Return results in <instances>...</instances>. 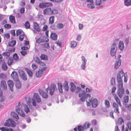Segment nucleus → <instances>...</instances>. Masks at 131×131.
Wrapping results in <instances>:
<instances>
[{"mask_svg":"<svg viewBox=\"0 0 131 131\" xmlns=\"http://www.w3.org/2000/svg\"><path fill=\"white\" fill-rule=\"evenodd\" d=\"M11 115L12 117L17 119H19V117L18 115L15 112H11Z\"/></svg>","mask_w":131,"mask_h":131,"instance_id":"7c9ffc66","label":"nucleus"},{"mask_svg":"<svg viewBox=\"0 0 131 131\" xmlns=\"http://www.w3.org/2000/svg\"><path fill=\"white\" fill-rule=\"evenodd\" d=\"M92 106L93 107H96L98 105V102L97 99H94L91 102Z\"/></svg>","mask_w":131,"mask_h":131,"instance_id":"f3484780","label":"nucleus"},{"mask_svg":"<svg viewBox=\"0 0 131 131\" xmlns=\"http://www.w3.org/2000/svg\"><path fill=\"white\" fill-rule=\"evenodd\" d=\"M58 88L59 91L61 93L63 92L62 85L61 84L59 83L58 84Z\"/></svg>","mask_w":131,"mask_h":131,"instance_id":"4c0bfd02","label":"nucleus"},{"mask_svg":"<svg viewBox=\"0 0 131 131\" xmlns=\"http://www.w3.org/2000/svg\"><path fill=\"white\" fill-rule=\"evenodd\" d=\"M2 55L3 56L8 58L10 56V52L7 51L4 52L3 53Z\"/></svg>","mask_w":131,"mask_h":131,"instance_id":"2f4dec72","label":"nucleus"},{"mask_svg":"<svg viewBox=\"0 0 131 131\" xmlns=\"http://www.w3.org/2000/svg\"><path fill=\"white\" fill-rule=\"evenodd\" d=\"M7 83L10 90L12 91H13L14 90L13 87L14 86V83L13 81L12 80H9L8 81Z\"/></svg>","mask_w":131,"mask_h":131,"instance_id":"1a4fd4ad","label":"nucleus"},{"mask_svg":"<svg viewBox=\"0 0 131 131\" xmlns=\"http://www.w3.org/2000/svg\"><path fill=\"white\" fill-rule=\"evenodd\" d=\"M46 69L47 67H45L39 70L36 73V77L38 78L40 77Z\"/></svg>","mask_w":131,"mask_h":131,"instance_id":"423d86ee","label":"nucleus"},{"mask_svg":"<svg viewBox=\"0 0 131 131\" xmlns=\"http://www.w3.org/2000/svg\"><path fill=\"white\" fill-rule=\"evenodd\" d=\"M85 129L84 127L81 125L78 126V128L75 127L74 128V130L75 131H83Z\"/></svg>","mask_w":131,"mask_h":131,"instance_id":"a211bd4d","label":"nucleus"},{"mask_svg":"<svg viewBox=\"0 0 131 131\" xmlns=\"http://www.w3.org/2000/svg\"><path fill=\"white\" fill-rule=\"evenodd\" d=\"M55 87H56V86L54 85H51L49 90V93L51 95H52L53 94Z\"/></svg>","mask_w":131,"mask_h":131,"instance_id":"aec40b11","label":"nucleus"},{"mask_svg":"<svg viewBox=\"0 0 131 131\" xmlns=\"http://www.w3.org/2000/svg\"><path fill=\"white\" fill-rule=\"evenodd\" d=\"M19 4L21 6H24L26 5L25 1L24 0H22L20 2Z\"/></svg>","mask_w":131,"mask_h":131,"instance_id":"69168bd1","label":"nucleus"},{"mask_svg":"<svg viewBox=\"0 0 131 131\" xmlns=\"http://www.w3.org/2000/svg\"><path fill=\"white\" fill-rule=\"evenodd\" d=\"M123 83H120L118 84V89L117 91V94L119 97L121 98L123 94L124 93V89L123 88Z\"/></svg>","mask_w":131,"mask_h":131,"instance_id":"f257e3e1","label":"nucleus"},{"mask_svg":"<svg viewBox=\"0 0 131 131\" xmlns=\"http://www.w3.org/2000/svg\"><path fill=\"white\" fill-rule=\"evenodd\" d=\"M26 71L27 72L28 75L31 77L32 76L33 73L30 70L28 69H26Z\"/></svg>","mask_w":131,"mask_h":131,"instance_id":"58836bf2","label":"nucleus"},{"mask_svg":"<svg viewBox=\"0 0 131 131\" xmlns=\"http://www.w3.org/2000/svg\"><path fill=\"white\" fill-rule=\"evenodd\" d=\"M15 49L14 47L12 48H10L8 49V51L10 53L11 52H13L15 51Z\"/></svg>","mask_w":131,"mask_h":131,"instance_id":"680f3d73","label":"nucleus"},{"mask_svg":"<svg viewBox=\"0 0 131 131\" xmlns=\"http://www.w3.org/2000/svg\"><path fill=\"white\" fill-rule=\"evenodd\" d=\"M45 7H48L52 6L53 5L50 2H45Z\"/></svg>","mask_w":131,"mask_h":131,"instance_id":"864d4df0","label":"nucleus"},{"mask_svg":"<svg viewBox=\"0 0 131 131\" xmlns=\"http://www.w3.org/2000/svg\"><path fill=\"white\" fill-rule=\"evenodd\" d=\"M11 122L10 126L12 127H15L16 125V123L12 119L11 120Z\"/></svg>","mask_w":131,"mask_h":131,"instance_id":"13d9d810","label":"nucleus"},{"mask_svg":"<svg viewBox=\"0 0 131 131\" xmlns=\"http://www.w3.org/2000/svg\"><path fill=\"white\" fill-rule=\"evenodd\" d=\"M102 3L101 0H95V3L96 5H99Z\"/></svg>","mask_w":131,"mask_h":131,"instance_id":"4d7b16f0","label":"nucleus"},{"mask_svg":"<svg viewBox=\"0 0 131 131\" xmlns=\"http://www.w3.org/2000/svg\"><path fill=\"white\" fill-rule=\"evenodd\" d=\"M123 70L120 71L117 75V80L118 83H123L122 78L123 76Z\"/></svg>","mask_w":131,"mask_h":131,"instance_id":"f03ea898","label":"nucleus"},{"mask_svg":"<svg viewBox=\"0 0 131 131\" xmlns=\"http://www.w3.org/2000/svg\"><path fill=\"white\" fill-rule=\"evenodd\" d=\"M117 49V45L116 43H114L112 46L111 50V56H113L115 55Z\"/></svg>","mask_w":131,"mask_h":131,"instance_id":"20e7f679","label":"nucleus"},{"mask_svg":"<svg viewBox=\"0 0 131 131\" xmlns=\"http://www.w3.org/2000/svg\"><path fill=\"white\" fill-rule=\"evenodd\" d=\"M124 120L121 117L119 118L117 122V124L118 125H121L122 123H124Z\"/></svg>","mask_w":131,"mask_h":131,"instance_id":"c85d7f7f","label":"nucleus"},{"mask_svg":"<svg viewBox=\"0 0 131 131\" xmlns=\"http://www.w3.org/2000/svg\"><path fill=\"white\" fill-rule=\"evenodd\" d=\"M11 120L12 119H8L6 122L4 123L5 126L8 127L10 126Z\"/></svg>","mask_w":131,"mask_h":131,"instance_id":"c756f323","label":"nucleus"},{"mask_svg":"<svg viewBox=\"0 0 131 131\" xmlns=\"http://www.w3.org/2000/svg\"><path fill=\"white\" fill-rule=\"evenodd\" d=\"M58 13V11L57 9L54 8H51V15H54Z\"/></svg>","mask_w":131,"mask_h":131,"instance_id":"4be33fe9","label":"nucleus"},{"mask_svg":"<svg viewBox=\"0 0 131 131\" xmlns=\"http://www.w3.org/2000/svg\"><path fill=\"white\" fill-rule=\"evenodd\" d=\"M42 47L48 49L50 48V46L49 43H46L42 45Z\"/></svg>","mask_w":131,"mask_h":131,"instance_id":"ea45409f","label":"nucleus"},{"mask_svg":"<svg viewBox=\"0 0 131 131\" xmlns=\"http://www.w3.org/2000/svg\"><path fill=\"white\" fill-rule=\"evenodd\" d=\"M34 60L36 63H38L40 61L39 57H35L34 58Z\"/></svg>","mask_w":131,"mask_h":131,"instance_id":"3c124183","label":"nucleus"},{"mask_svg":"<svg viewBox=\"0 0 131 131\" xmlns=\"http://www.w3.org/2000/svg\"><path fill=\"white\" fill-rule=\"evenodd\" d=\"M31 67L33 70H35L38 68V66L37 65L34 63H33L32 64Z\"/></svg>","mask_w":131,"mask_h":131,"instance_id":"bf43d9fd","label":"nucleus"},{"mask_svg":"<svg viewBox=\"0 0 131 131\" xmlns=\"http://www.w3.org/2000/svg\"><path fill=\"white\" fill-rule=\"evenodd\" d=\"M9 21L11 23L14 24L16 23L15 19L14 16L10 15L9 16Z\"/></svg>","mask_w":131,"mask_h":131,"instance_id":"dca6fc26","label":"nucleus"},{"mask_svg":"<svg viewBox=\"0 0 131 131\" xmlns=\"http://www.w3.org/2000/svg\"><path fill=\"white\" fill-rule=\"evenodd\" d=\"M39 92L40 94L42 95V97L45 99L47 98L48 97L47 94L44 92L42 89H39Z\"/></svg>","mask_w":131,"mask_h":131,"instance_id":"9d476101","label":"nucleus"},{"mask_svg":"<svg viewBox=\"0 0 131 131\" xmlns=\"http://www.w3.org/2000/svg\"><path fill=\"white\" fill-rule=\"evenodd\" d=\"M49 41V39L48 38L45 37H43L38 39L36 40V42L38 43H41L47 42Z\"/></svg>","mask_w":131,"mask_h":131,"instance_id":"39448f33","label":"nucleus"},{"mask_svg":"<svg viewBox=\"0 0 131 131\" xmlns=\"http://www.w3.org/2000/svg\"><path fill=\"white\" fill-rule=\"evenodd\" d=\"M89 8H93L95 7V6L94 3H89L87 4Z\"/></svg>","mask_w":131,"mask_h":131,"instance_id":"09e8293b","label":"nucleus"},{"mask_svg":"<svg viewBox=\"0 0 131 131\" xmlns=\"http://www.w3.org/2000/svg\"><path fill=\"white\" fill-rule=\"evenodd\" d=\"M16 112L22 117H24L25 116V114L24 112L19 108H16Z\"/></svg>","mask_w":131,"mask_h":131,"instance_id":"ddd939ff","label":"nucleus"},{"mask_svg":"<svg viewBox=\"0 0 131 131\" xmlns=\"http://www.w3.org/2000/svg\"><path fill=\"white\" fill-rule=\"evenodd\" d=\"M24 111L27 113L30 112L29 109L27 105H25L24 106Z\"/></svg>","mask_w":131,"mask_h":131,"instance_id":"8fccbe9b","label":"nucleus"},{"mask_svg":"<svg viewBox=\"0 0 131 131\" xmlns=\"http://www.w3.org/2000/svg\"><path fill=\"white\" fill-rule=\"evenodd\" d=\"M34 28L37 31L39 32L40 30L39 26L36 22H34Z\"/></svg>","mask_w":131,"mask_h":131,"instance_id":"6ab92c4d","label":"nucleus"},{"mask_svg":"<svg viewBox=\"0 0 131 131\" xmlns=\"http://www.w3.org/2000/svg\"><path fill=\"white\" fill-rule=\"evenodd\" d=\"M25 27L26 28H29L30 27V25L29 21H26L24 25Z\"/></svg>","mask_w":131,"mask_h":131,"instance_id":"a19ab883","label":"nucleus"},{"mask_svg":"<svg viewBox=\"0 0 131 131\" xmlns=\"http://www.w3.org/2000/svg\"><path fill=\"white\" fill-rule=\"evenodd\" d=\"M4 27L6 28H10L11 27V26L9 24H5L4 25Z\"/></svg>","mask_w":131,"mask_h":131,"instance_id":"774afa93","label":"nucleus"},{"mask_svg":"<svg viewBox=\"0 0 131 131\" xmlns=\"http://www.w3.org/2000/svg\"><path fill=\"white\" fill-rule=\"evenodd\" d=\"M112 106L114 108V111L115 112L118 113H120L118 106L116 103L114 102L113 103Z\"/></svg>","mask_w":131,"mask_h":131,"instance_id":"f8f14e48","label":"nucleus"},{"mask_svg":"<svg viewBox=\"0 0 131 131\" xmlns=\"http://www.w3.org/2000/svg\"><path fill=\"white\" fill-rule=\"evenodd\" d=\"M114 98L116 101V102L119 106H122V105L120 100L119 99L117 95H114Z\"/></svg>","mask_w":131,"mask_h":131,"instance_id":"2eb2a0df","label":"nucleus"},{"mask_svg":"<svg viewBox=\"0 0 131 131\" xmlns=\"http://www.w3.org/2000/svg\"><path fill=\"white\" fill-rule=\"evenodd\" d=\"M40 58L41 60H48V56L44 54H42L40 56Z\"/></svg>","mask_w":131,"mask_h":131,"instance_id":"5701e85b","label":"nucleus"},{"mask_svg":"<svg viewBox=\"0 0 131 131\" xmlns=\"http://www.w3.org/2000/svg\"><path fill=\"white\" fill-rule=\"evenodd\" d=\"M18 72L20 77L24 81H26L27 79V76L22 70L19 69L18 70Z\"/></svg>","mask_w":131,"mask_h":131,"instance_id":"7ed1b4c3","label":"nucleus"},{"mask_svg":"<svg viewBox=\"0 0 131 131\" xmlns=\"http://www.w3.org/2000/svg\"><path fill=\"white\" fill-rule=\"evenodd\" d=\"M13 58L15 60H19V57L17 53H15L13 55Z\"/></svg>","mask_w":131,"mask_h":131,"instance_id":"de8ad7c7","label":"nucleus"},{"mask_svg":"<svg viewBox=\"0 0 131 131\" xmlns=\"http://www.w3.org/2000/svg\"><path fill=\"white\" fill-rule=\"evenodd\" d=\"M54 17L52 16L50 17L49 19V24H52L54 22Z\"/></svg>","mask_w":131,"mask_h":131,"instance_id":"f704fd0d","label":"nucleus"},{"mask_svg":"<svg viewBox=\"0 0 131 131\" xmlns=\"http://www.w3.org/2000/svg\"><path fill=\"white\" fill-rule=\"evenodd\" d=\"M39 7L41 8H45V3H40L39 4Z\"/></svg>","mask_w":131,"mask_h":131,"instance_id":"5fc2aeb1","label":"nucleus"},{"mask_svg":"<svg viewBox=\"0 0 131 131\" xmlns=\"http://www.w3.org/2000/svg\"><path fill=\"white\" fill-rule=\"evenodd\" d=\"M124 102L126 103L128 102L129 101V97L128 96H124L123 98Z\"/></svg>","mask_w":131,"mask_h":131,"instance_id":"a18cd8bd","label":"nucleus"},{"mask_svg":"<svg viewBox=\"0 0 131 131\" xmlns=\"http://www.w3.org/2000/svg\"><path fill=\"white\" fill-rule=\"evenodd\" d=\"M63 25L61 23H59L57 24V27L59 29L62 28L63 27Z\"/></svg>","mask_w":131,"mask_h":131,"instance_id":"052dcab7","label":"nucleus"},{"mask_svg":"<svg viewBox=\"0 0 131 131\" xmlns=\"http://www.w3.org/2000/svg\"><path fill=\"white\" fill-rule=\"evenodd\" d=\"M0 78L2 79H4L6 78L5 75L3 73H1L0 74Z\"/></svg>","mask_w":131,"mask_h":131,"instance_id":"0e129e2a","label":"nucleus"},{"mask_svg":"<svg viewBox=\"0 0 131 131\" xmlns=\"http://www.w3.org/2000/svg\"><path fill=\"white\" fill-rule=\"evenodd\" d=\"M11 76L14 81H17L19 80L18 74L16 72H13L11 74Z\"/></svg>","mask_w":131,"mask_h":131,"instance_id":"6e6552de","label":"nucleus"},{"mask_svg":"<svg viewBox=\"0 0 131 131\" xmlns=\"http://www.w3.org/2000/svg\"><path fill=\"white\" fill-rule=\"evenodd\" d=\"M119 48L121 50H122L124 48V44L123 41H119L118 45Z\"/></svg>","mask_w":131,"mask_h":131,"instance_id":"b1692460","label":"nucleus"},{"mask_svg":"<svg viewBox=\"0 0 131 131\" xmlns=\"http://www.w3.org/2000/svg\"><path fill=\"white\" fill-rule=\"evenodd\" d=\"M64 88L66 91H68L69 90V87L68 85V82L67 81H65L63 84Z\"/></svg>","mask_w":131,"mask_h":131,"instance_id":"cd10ccee","label":"nucleus"},{"mask_svg":"<svg viewBox=\"0 0 131 131\" xmlns=\"http://www.w3.org/2000/svg\"><path fill=\"white\" fill-rule=\"evenodd\" d=\"M104 104L106 108H108L110 107V104L108 101L107 100H105L104 101Z\"/></svg>","mask_w":131,"mask_h":131,"instance_id":"49530a36","label":"nucleus"},{"mask_svg":"<svg viewBox=\"0 0 131 131\" xmlns=\"http://www.w3.org/2000/svg\"><path fill=\"white\" fill-rule=\"evenodd\" d=\"M33 97L38 103H39L41 102V100L38 93H35L33 96Z\"/></svg>","mask_w":131,"mask_h":131,"instance_id":"4468645a","label":"nucleus"},{"mask_svg":"<svg viewBox=\"0 0 131 131\" xmlns=\"http://www.w3.org/2000/svg\"><path fill=\"white\" fill-rule=\"evenodd\" d=\"M50 37L53 40H56L57 39V36L56 34L52 33Z\"/></svg>","mask_w":131,"mask_h":131,"instance_id":"393cba45","label":"nucleus"},{"mask_svg":"<svg viewBox=\"0 0 131 131\" xmlns=\"http://www.w3.org/2000/svg\"><path fill=\"white\" fill-rule=\"evenodd\" d=\"M13 60L12 58H10L8 61V64L9 66H10L13 63Z\"/></svg>","mask_w":131,"mask_h":131,"instance_id":"c03bdc74","label":"nucleus"},{"mask_svg":"<svg viewBox=\"0 0 131 131\" xmlns=\"http://www.w3.org/2000/svg\"><path fill=\"white\" fill-rule=\"evenodd\" d=\"M20 53H21L22 55L23 56H25L26 55L27 53L26 51H21L20 52Z\"/></svg>","mask_w":131,"mask_h":131,"instance_id":"338daca9","label":"nucleus"},{"mask_svg":"<svg viewBox=\"0 0 131 131\" xmlns=\"http://www.w3.org/2000/svg\"><path fill=\"white\" fill-rule=\"evenodd\" d=\"M1 88L3 90H6L7 89V86L5 81L3 80L1 81L0 83Z\"/></svg>","mask_w":131,"mask_h":131,"instance_id":"0eeeda50","label":"nucleus"},{"mask_svg":"<svg viewBox=\"0 0 131 131\" xmlns=\"http://www.w3.org/2000/svg\"><path fill=\"white\" fill-rule=\"evenodd\" d=\"M90 126V124L88 123H86L83 125L84 128L85 129L89 128Z\"/></svg>","mask_w":131,"mask_h":131,"instance_id":"603ef678","label":"nucleus"},{"mask_svg":"<svg viewBox=\"0 0 131 131\" xmlns=\"http://www.w3.org/2000/svg\"><path fill=\"white\" fill-rule=\"evenodd\" d=\"M43 13L44 15H51V8H46L43 10Z\"/></svg>","mask_w":131,"mask_h":131,"instance_id":"9b49d317","label":"nucleus"},{"mask_svg":"<svg viewBox=\"0 0 131 131\" xmlns=\"http://www.w3.org/2000/svg\"><path fill=\"white\" fill-rule=\"evenodd\" d=\"M77 45V42L75 41H72L71 42V47H74L76 46Z\"/></svg>","mask_w":131,"mask_h":131,"instance_id":"79ce46f5","label":"nucleus"},{"mask_svg":"<svg viewBox=\"0 0 131 131\" xmlns=\"http://www.w3.org/2000/svg\"><path fill=\"white\" fill-rule=\"evenodd\" d=\"M16 43V41L15 40H12L9 41L8 43V45L10 46L13 47L15 46Z\"/></svg>","mask_w":131,"mask_h":131,"instance_id":"72a5a7b5","label":"nucleus"},{"mask_svg":"<svg viewBox=\"0 0 131 131\" xmlns=\"http://www.w3.org/2000/svg\"><path fill=\"white\" fill-rule=\"evenodd\" d=\"M71 87L70 90H71L73 92L75 91V89H76V87L75 85L73 83H71L70 84Z\"/></svg>","mask_w":131,"mask_h":131,"instance_id":"473e14b6","label":"nucleus"},{"mask_svg":"<svg viewBox=\"0 0 131 131\" xmlns=\"http://www.w3.org/2000/svg\"><path fill=\"white\" fill-rule=\"evenodd\" d=\"M15 82H16L15 84L16 87L17 88H20L21 87V85L19 80H18L17 81H15Z\"/></svg>","mask_w":131,"mask_h":131,"instance_id":"c9c22d12","label":"nucleus"},{"mask_svg":"<svg viewBox=\"0 0 131 131\" xmlns=\"http://www.w3.org/2000/svg\"><path fill=\"white\" fill-rule=\"evenodd\" d=\"M127 125L130 130H131V122H129L127 123Z\"/></svg>","mask_w":131,"mask_h":131,"instance_id":"e2e57ef3","label":"nucleus"},{"mask_svg":"<svg viewBox=\"0 0 131 131\" xmlns=\"http://www.w3.org/2000/svg\"><path fill=\"white\" fill-rule=\"evenodd\" d=\"M2 68L4 70H6L7 69L8 67L6 63H3L2 66Z\"/></svg>","mask_w":131,"mask_h":131,"instance_id":"37998d69","label":"nucleus"},{"mask_svg":"<svg viewBox=\"0 0 131 131\" xmlns=\"http://www.w3.org/2000/svg\"><path fill=\"white\" fill-rule=\"evenodd\" d=\"M85 96H86V100L89 101L90 102H91L92 101V99L91 98V96L90 94H87L85 95Z\"/></svg>","mask_w":131,"mask_h":131,"instance_id":"bb28decb","label":"nucleus"},{"mask_svg":"<svg viewBox=\"0 0 131 131\" xmlns=\"http://www.w3.org/2000/svg\"><path fill=\"white\" fill-rule=\"evenodd\" d=\"M25 36V35L24 34L21 35L19 37V39L21 41H23Z\"/></svg>","mask_w":131,"mask_h":131,"instance_id":"6e6d98bb","label":"nucleus"},{"mask_svg":"<svg viewBox=\"0 0 131 131\" xmlns=\"http://www.w3.org/2000/svg\"><path fill=\"white\" fill-rule=\"evenodd\" d=\"M124 4L126 6H129L131 5V0H124Z\"/></svg>","mask_w":131,"mask_h":131,"instance_id":"e433bc0d","label":"nucleus"},{"mask_svg":"<svg viewBox=\"0 0 131 131\" xmlns=\"http://www.w3.org/2000/svg\"><path fill=\"white\" fill-rule=\"evenodd\" d=\"M25 100L26 101L27 104L29 105H30L31 103V100L30 97H27L25 98Z\"/></svg>","mask_w":131,"mask_h":131,"instance_id":"a878e982","label":"nucleus"},{"mask_svg":"<svg viewBox=\"0 0 131 131\" xmlns=\"http://www.w3.org/2000/svg\"><path fill=\"white\" fill-rule=\"evenodd\" d=\"M121 60H117L116 61L114 68L115 69L118 68L121 65Z\"/></svg>","mask_w":131,"mask_h":131,"instance_id":"412c9836","label":"nucleus"}]
</instances>
